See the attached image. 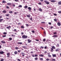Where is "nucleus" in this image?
<instances>
[{
    "mask_svg": "<svg viewBox=\"0 0 61 61\" xmlns=\"http://www.w3.org/2000/svg\"><path fill=\"white\" fill-rule=\"evenodd\" d=\"M27 36L25 35H24L22 36V38H27Z\"/></svg>",
    "mask_w": 61,
    "mask_h": 61,
    "instance_id": "f257e3e1",
    "label": "nucleus"
},
{
    "mask_svg": "<svg viewBox=\"0 0 61 61\" xmlns=\"http://www.w3.org/2000/svg\"><path fill=\"white\" fill-rule=\"evenodd\" d=\"M44 2H45V3H46L47 5H48V4H49V2H48V1H47L46 0L44 1Z\"/></svg>",
    "mask_w": 61,
    "mask_h": 61,
    "instance_id": "f03ea898",
    "label": "nucleus"
},
{
    "mask_svg": "<svg viewBox=\"0 0 61 61\" xmlns=\"http://www.w3.org/2000/svg\"><path fill=\"white\" fill-rule=\"evenodd\" d=\"M7 57H9L10 55V53H7Z\"/></svg>",
    "mask_w": 61,
    "mask_h": 61,
    "instance_id": "7ed1b4c3",
    "label": "nucleus"
},
{
    "mask_svg": "<svg viewBox=\"0 0 61 61\" xmlns=\"http://www.w3.org/2000/svg\"><path fill=\"white\" fill-rule=\"evenodd\" d=\"M6 28L7 29H8L9 30H10V28H11V26H9L8 27H7Z\"/></svg>",
    "mask_w": 61,
    "mask_h": 61,
    "instance_id": "20e7f679",
    "label": "nucleus"
},
{
    "mask_svg": "<svg viewBox=\"0 0 61 61\" xmlns=\"http://www.w3.org/2000/svg\"><path fill=\"white\" fill-rule=\"evenodd\" d=\"M27 41H28V43H30L32 41H31V40H30L29 39L27 40Z\"/></svg>",
    "mask_w": 61,
    "mask_h": 61,
    "instance_id": "39448f33",
    "label": "nucleus"
},
{
    "mask_svg": "<svg viewBox=\"0 0 61 61\" xmlns=\"http://www.w3.org/2000/svg\"><path fill=\"white\" fill-rule=\"evenodd\" d=\"M52 37H57V36L56 35H54L53 36H52Z\"/></svg>",
    "mask_w": 61,
    "mask_h": 61,
    "instance_id": "423d86ee",
    "label": "nucleus"
},
{
    "mask_svg": "<svg viewBox=\"0 0 61 61\" xmlns=\"http://www.w3.org/2000/svg\"><path fill=\"white\" fill-rule=\"evenodd\" d=\"M4 53V52L3 51H2L0 52V54H3Z\"/></svg>",
    "mask_w": 61,
    "mask_h": 61,
    "instance_id": "0eeeda50",
    "label": "nucleus"
},
{
    "mask_svg": "<svg viewBox=\"0 0 61 61\" xmlns=\"http://www.w3.org/2000/svg\"><path fill=\"white\" fill-rule=\"evenodd\" d=\"M57 25L59 26H60L61 25V24H60V23L59 22H58L57 23Z\"/></svg>",
    "mask_w": 61,
    "mask_h": 61,
    "instance_id": "6e6552de",
    "label": "nucleus"
},
{
    "mask_svg": "<svg viewBox=\"0 0 61 61\" xmlns=\"http://www.w3.org/2000/svg\"><path fill=\"white\" fill-rule=\"evenodd\" d=\"M28 9H29V10L30 12V10H31V8L30 7H28Z\"/></svg>",
    "mask_w": 61,
    "mask_h": 61,
    "instance_id": "1a4fd4ad",
    "label": "nucleus"
},
{
    "mask_svg": "<svg viewBox=\"0 0 61 61\" xmlns=\"http://www.w3.org/2000/svg\"><path fill=\"white\" fill-rule=\"evenodd\" d=\"M14 53L15 55H17V54L18 52H17L16 51H15V52H14Z\"/></svg>",
    "mask_w": 61,
    "mask_h": 61,
    "instance_id": "9d476101",
    "label": "nucleus"
},
{
    "mask_svg": "<svg viewBox=\"0 0 61 61\" xmlns=\"http://www.w3.org/2000/svg\"><path fill=\"white\" fill-rule=\"evenodd\" d=\"M17 44H20V45H22V42H18L17 43Z\"/></svg>",
    "mask_w": 61,
    "mask_h": 61,
    "instance_id": "9b49d317",
    "label": "nucleus"
},
{
    "mask_svg": "<svg viewBox=\"0 0 61 61\" xmlns=\"http://www.w3.org/2000/svg\"><path fill=\"white\" fill-rule=\"evenodd\" d=\"M51 2H52V3H54V2H56V1L55 0H52L51 1Z\"/></svg>",
    "mask_w": 61,
    "mask_h": 61,
    "instance_id": "f8f14e48",
    "label": "nucleus"
},
{
    "mask_svg": "<svg viewBox=\"0 0 61 61\" xmlns=\"http://www.w3.org/2000/svg\"><path fill=\"white\" fill-rule=\"evenodd\" d=\"M52 56H53V57H56V55L53 54Z\"/></svg>",
    "mask_w": 61,
    "mask_h": 61,
    "instance_id": "ddd939ff",
    "label": "nucleus"
},
{
    "mask_svg": "<svg viewBox=\"0 0 61 61\" xmlns=\"http://www.w3.org/2000/svg\"><path fill=\"white\" fill-rule=\"evenodd\" d=\"M39 56H41V57H43V56H44V55L41 54V55H39Z\"/></svg>",
    "mask_w": 61,
    "mask_h": 61,
    "instance_id": "4468645a",
    "label": "nucleus"
},
{
    "mask_svg": "<svg viewBox=\"0 0 61 61\" xmlns=\"http://www.w3.org/2000/svg\"><path fill=\"white\" fill-rule=\"evenodd\" d=\"M7 5H11V3H7Z\"/></svg>",
    "mask_w": 61,
    "mask_h": 61,
    "instance_id": "2eb2a0df",
    "label": "nucleus"
},
{
    "mask_svg": "<svg viewBox=\"0 0 61 61\" xmlns=\"http://www.w3.org/2000/svg\"><path fill=\"white\" fill-rule=\"evenodd\" d=\"M51 61H56V59H51Z\"/></svg>",
    "mask_w": 61,
    "mask_h": 61,
    "instance_id": "dca6fc26",
    "label": "nucleus"
},
{
    "mask_svg": "<svg viewBox=\"0 0 61 61\" xmlns=\"http://www.w3.org/2000/svg\"><path fill=\"white\" fill-rule=\"evenodd\" d=\"M2 21H3V19H0V22H2Z\"/></svg>",
    "mask_w": 61,
    "mask_h": 61,
    "instance_id": "f3484780",
    "label": "nucleus"
},
{
    "mask_svg": "<svg viewBox=\"0 0 61 61\" xmlns=\"http://www.w3.org/2000/svg\"><path fill=\"white\" fill-rule=\"evenodd\" d=\"M51 52H53V48H51Z\"/></svg>",
    "mask_w": 61,
    "mask_h": 61,
    "instance_id": "a211bd4d",
    "label": "nucleus"
},
{
    "mask_svg": "<svg viewBox=\"0 0 61 61\" xmlns=\"http://www.w3.org/2000/svg\"><path fill=\"white\" fill-rule=\"evenodd\" d=\"M52 48H53V49H55L56 48L54 46H52Z\"/></svg>",
    "mask_w": 61,
    "mask_h": 61,
    "instance_id": "6ab92c4d",
    "label": "nucleus"
},
{
    "mask_svg": "<svg viewBox=\"0 0 61 61\" xmlns=\"http://www.w3.org/2000/svg\"><path fill=\"white\" fill-rule=\"evenodd\" d=\"M6 11L5 10H4L2 11V12L4 13H6Z\"/></svg>",
    "mask_w": 61,
    "mask_h": 61,
    "instance_id": "aec40b11",
    "label": "nucleus"
},
{
    "mask_svg": "<svg viewBox=\"0 0 61 61\" xmlns=\"http://www.w3.org/2000/svg\"><path fill=\"white\" fill-rule=\"evenodd\" d=\"M58 4L59 5H61V1L59 2Z\"/></svg>",
    "mask_w": 61,
    "mask_h": 61,
    "instance_id": "412c9836",
    "label": "nucleus"
},
{
    "mask_svg": "<svg viewBox=\"0 0 61 61\" xmlns=\"http://www.w3.org/2000/svg\"><path fill=\"white\" fill-rule=\"evenodd\" d=\"M1 43H5V42L4 41H1Z\"/></svg>",
    "mask_w": 61,
    "mask_h": 61,
    "instance_id": "4be33fe9",
    "label": "nucleus"
},
{
    "mask_svg": "<svg viewBox=\"0 0 61 61\" xmlns=\"http://www.w3.org/2000/svg\"><path fill=\"white\" fill-rule=\"evenodd\" d=\"M40 60H41V61H43V58H40Z\"/></svg>",
    "mask_w": 61,
    "mask_h": 61,
    "instance_id": "5701e85b",
    "label": "nucleus"
},
{
    "mask_svg": "<svg viewBox=\"0 0 61 61\" xmlns=\"http://www.w3.org/2000/svg\"><path fill=\"white\" fill-rule=\"evenodd\" d=\"M9 13H10V14H12V13H13V11H10L9 12Z\"/></svg>",
    "mask_w": 61,
    "mask_h": 61,
    "instance_id": "b1692460",
    "label": "nucleus"
},
{
    "mask_svg": "<svg viewBox=\"0 0 61 61\" xmlns=\"http://www.w3.org/2000/svg\"><path fill=\"white\" fill-rule=\"evenodd\" d=\"M6 2L5 1L3 0L2 2V3H6Z\"/></svg>",
    "mask_w": 61,
    "mask_h": 61,
    "instance_id": "393cba45",
    "label": "nucleus"
},
{
    "mask_svg": "<svg viewBox=\"0 0 61 61\" xmlns=\"http://www.w3.org/2000/svg\"><path fill=\"white\" fill-rule=\"evenodd\" d=\"M39 10H40V11H42V10L41 9V8H39Z\"/></svg>",
    "mask_w": 61,
    "mask_h": 61,
    "instance_id": "a878e982",
    "label": "nucleus"
},
{
    "mask_svg": "<svg viewBox=\"0 0 61 61\" xmlns=\"http://www.w3.org/2000/svg\"><path fill=\"white\" fill-rule=\"evenodd\" d=\"M56 46L57 47H59V45L58 44H57L56 45Z\"/></svg>",
    "mask_w": 61,
    "mask_h": 61,
    "instance_id": "bb28decb",
    "label": "nucleus"
},
{
    "mask_svg": "<svg viewBox=\"0 0 61 61\" xmlns=\"http://www.w3.org/2000/svg\"><path fill=\"white\" fill-rule=\"evenodd\" d=\"M3 34L4 35H6L7 34V32H4L3 33Z\"/></svg>",
    "mask_w": 61,
    "mask_h": 61,
    "instance_id": "cd10ccee",
    "label": "nucleus"
},
{
    "mask_svg": "<svg viewBox=\"0 0 61 61\" xmlns=\"http://www.w3.org/2000/svg\"><path fill=\"white\" fill-rule=\"evenodd\" d=\"M22 7V5H20L18 6L19 7Z\"/></svg>",
    "mask_w": 61,
    "mask_h": 61,
    "instance_id": "c85d7f7f",
    "label": "nucleus"
},
{
    "mask_svg": "<svg viewBox=\"0 0 61 61\" xmlns=\"http://www.w3.org/2000/svg\"><path fill=\"white\" fill-rule=\"evenodd\" d=\"M21 28H25V27L24 26H21Z\"/></svg>",
    "mask_w": 61,
    "mask_h": 61,
    "instance_id": "c756f323",
    "label": "nucleus"
},
{
    "mask_svg": "<svg viewBox=\"0 0 61 61\" xmlns=\"http://www.w3.org/2000/svg\"><path fill=\"white\" fill-rule=\"evenodd\" d=\"M15 49L16 50H17V49H19V48H18L17 47H15Z\"/></svg>",
    "mask_w": 61,
    "mask_h": 61,
    "instance_id": "7c9ffc66",
    "label": "nucleus"
},
{
    "mask_svg": "<svg viewBox=\"0 0 61 61\" xmlns=\"http://www.w3.org/2000/svg\"><path fill=\"white\" fill-rule=\"evenodd\" d=\"M27 7H28V6H25V7H24V8H27Z\"/></svg>",
    "mask_w": 61,
    "mask_h": 61,
    "instance_id": "2f4dec72",
    "label": "nucleus"
},
{
    "mask_svg": "<svg viewBox=\"0 0 61 61\" xmlns=\"http://www.w3.org/2000/svg\"><path fill=\"white\" fill-rule=\"evenodd\" d=\"M4 59H2L1 60H0V61H4Z\"/></svg>",
    "mask_w": 61,
    "mask_h": 61,
    "instance_id": "473e14b6",
    "label": "nucleus"
},
{
    "mask_svg": "<svg viewBox=\"0 0 61 61\" xmlns=\"http://www.w3.org/2000/svg\"><path fill=\"white\" fill-rule=\"evenodd\" d=\"M9 39L10 40H12V38H10Z\"/></svg>",
    "mask_w": 61,
    "mask_h": 61,
    "instance_id": "72a5a7b5",
    "label": "nucleus"
},
{
    "mask_svg": "<svg viewBox=\"0 0 61 61\" xmlns=\"http://www.w3.org/2000/svg\"><path fill=\"white\" fill-rule=\"evenodd\" d=\"M34 59L35 60H37L38 59L36 57Z\"/></svg>",
    "mask_w": 61,
    "mask_h": 61,
    "instance_id": "f704fd0d",
    "label": "nucleus"
},
{
    "mask_svg": "<svg viewBox=\"0 0 61 61\" xmlns=\"http://www.w3.org/2000/svg\"><path fill=\"white\" fill-rule=\"evenodd\" d=\"M54 20L55 22L57 21V20H56V19H54Z\"/></svg>",
    "mask_w": 61,
    "mask_h": 61,
    "instance_id": "c9c22d12",
    "label": "nucleus"
},
{
    "mask_svg": "<svg viewBox=\"0 0 61 61\" xmlns=\"http://www.w3.org/2000/svg\"><path fill=\"white\" fill-rule=\"evenodd\" d=\"M38 56V55L36 54H35V57H36V56Z\"/></svg>",
    "mask_w": 61,
    "mask_h": 61,
    "instance_id": "e433bc0d",
    "label": "nucleus"
},
{
    "mask_svg": "<svg viewBox=\"0 0 61 61\" xmlns=\"http://www.w3.org/2000/svg\"><path fill=\"white\" fill-rule=\"evenodd\" d=\"M2 37H6V35H4V36H2Z\"/></svg>",
    "mask_w": 61,
    "mask_h": 61,
    "instance_id": "4c0bfd02",
    "label": "nucleus"
},
{
    "mask_svg": "<svg viewBox=\"0 0 61 61\" xmlns=\"http://www.w3.org/2000/svg\"><path fill=\"white\" fill-rule=\"evenodd\" d=\"M27 16L28 17H30V16L29 15H27Z\"/></svg>",
    "mask_w": 61,
    "mask_h": 61,
    "instance_id": "58836bf2",
    "label": "nucleus"
},
{
    "mask_svg": "<svg viewBox=\"0 0 61 61\" xmlns=\"http://www.w3.org/2000/svg\"><path fill=\"white\" fill-rule=\"evenodd\" d=\"M44 47H43V46H41V47H40V48H42V49H43V48H44Z\"/></svg>",
    "mask_w": 61,
    "mask_h": 61,
    "instance_id": "ea45409f",
    "label": "nucleus"
},
{
    "mask_svg": "<svg viewBox=\"0 0 61 61\" xmlns=\"http://www.w3.org/2000/svg\"><path fill=\"white\" fill-rule=\"evenodd\" d=\"M5 15L6 16H9V15H8V14Z\"/></svg>",
    "mask_w": 61,
    "mask_h": 61,
    "instance_id": "a19ab883",
    "label": "nucleus"
},
{
    "mask_svg": "<svg viewBox=\"0 0 61 61\" xmlns=\"http://www.w3.org/2000/svg\"><path fill=\"white\" fill-rule=\"evenodd\" d=\"M46 60L47 61H48L49 60H49V59H46Z\"/></svg>",
    "mask_w": 61,
    "mask_h": 61,
    "instance_id": "79ce46f5",
    "label": "nucleus"
},
{
    "mask_svg": "<svg viewBox=\"0 0 61 61\" xmlns=\"http://www.w3.org/2000/svg\"><path fill=\"white\" fill-rule=\"evenodd\" d=\"M17 60L19 61H21L20 59H17Z\"/></svg>",
    "mask_w": 61,
    "mask_h": 61,
    "instance_id": "37998d69",
    "label": "nucleus"
},
{
    "mask_svg": "<svg viewBox=\"0 0 61 61\" xmlns=\"http://www.w3.org/2000/svg\"><path fill=\"white\" fill-rule=\"evenodd\" d=\"M59 50H58V49H57L56 50V52H57V51H59Z\"/></svg>",
    "mask_w": 61,
    "mask_h": 61,
    "instance_id": "c03bdc74",
    "label": "nucleus"
},
{
    "mask_svg": "<svg viewBox=\"0 0 61 61\" xmlns=\"http://www.w3.org/2000/svg\"><path fill=\"white\" fill-rule=\"evenodd\" d=\"M26 25L27 26H28L29 25L27 24H26Z\"/></svg>",
    "mask_w": 61,
    "mask_h": 61,
    "instance_id": "a18cd8bd",
    "label": "nucleus"
},
{
    "mask_svg": "<svg viewBox=\"0 0 61 61\" xmlns=\"http://www.w3.org/2000/svg\"><path fill=\"white\" fill-rule=\"evenodd\" d=\"M31 31L33 33H35V31H34V30H32Z\"/></svg>",
    "mask_w": 61,
    "mask_h": 61,
    "instance_id": "49530a36",
    "label": "nucleus"
},
{
    "mask_svg": "<svg viewBox=\"0 0 61 61\" xmlns=\"http://www.w3.org/2000/svg\"><path fill=\"white\" fill-rule=\"evenodd\" d=\"M41 23H42L43 24H45V23L44 22H41Z\"/></svg>",
    "mask_w": 61,
    "mask_h": 61,
    "instance_id": "de8ad7c7",
    "label": "nucleus"
},
{
    "mask_svg": "<svg viewBox=\"0 0 61 61\" xmlns=\"http://www.w3.org/2000/svg\"><path fill=\"white\" fill-rule=\"evenodd\" d=\"M11 36H15V35H14V34H12Z\"/></svg>",
    "mask_w": 61,
    "mask_h": 61,
    "instance_id": "09e8293b",
    "label": "nucleus"
},
{
    "mask_svg": "<svg viewBox=\"0 0 61 61\" xmlns=\"http://www.w3.org/2000/svg\"><path fill=\"white\" fill-rule=\"evenodd\" d=\"M14 31V32H16V29H15Z\"/></svg>",
    "mask_w": 61,
    "mask_h": 61,
    "instance_id": "8fccbe9b",
    "label": "nucleus"
},
{
    "mask_svg": "<svg viewBox=\"0 0 61 61\" xmlns=\"http://www.w3.org/2000/svg\"><path fill=\"white\" fill-rule=\"evenodd\" d=\"M57 34V33H56V32H55L54 33V35H55V34Z\"/></svg>",
    "mask_w": 61,
    "mask_h": 61,
    "instance_id": "3c124183",
    "label": "nucleus"
},
{
    "mask_svg": "<svg viewBox=\"0 0 61 61\" xmlns=\"http://www.w3.org/2000/svg\"><path fill=\"white\" fill-rule=\"evenodd\" d=\"M43 41H46V39H44L43 40Z\"/></svg>",
    "mask_w": 61,
    "mask_h": 61,
    "instance_id": "603ef678",
    "label": "nucleus"
},
{
    "mask_svg": "<svg viewBox=\"0 0 61 61\" xmlns=\"http://www.w3.org/2000/svg\"><path fill=\"white\" fill-rule=\"evenodd\" d=\"M54 15H55V16H56V15H57L56 14H54Z\"/></svg>",
    "mask_w": 61,
    "mask_h": 61,
    "instance_id": "864d4df0",
    "label": "nucleus"
},
{
    "mask_svg": "<svg viewBox=\"0 0 61 61\" xmlns=\"http://www.w3.org/2000/svg\"><path fill=\"white\" fill-rule=\"evenodd\" d=\"M22 47L23 48H26L25 46H23Z\"/></svg>",
    "mask_w": 61,
    "mask_h": 61,
    "instance_id": "5fc2aeb1",
    "label": "nucleus"
},
{
    "mask_svg": "<svg viewBox=\"0 0 61 61\" xmlns=\"http://www.w3.org/2000/svg\"><path fill=\"white\" fill-rule=\"evenodd\" d=\"M58 13H59V14L61 13V11H58Z\"/></svg>",
    "mask_w": 61,
    "mask_h": 61,
    "instance_id": "6e6d98bb",
    "label": "nucleus"
},
{
    "mask_svg": "<svg viewBox=\"0 0 61 61\" xmlns=\"http://www.w3.org/2000/svg\"><path fill=\"white\" fill-rule=\"evenodd\" d=\"M48 56H49V57H51V55H49Z\"/></svg>",
    "mask_w": 61,
    "mask_h": 61,
    "instance_id": "4d7b16f0",
    "label": "nucleus"
},
{
    "mask_svg": "<svg viewBox=\"0 0 61 61\" xmlns=\"http://www.w3.org/2000/svg\"><path fill=\"white\" fill-rule=\"evenodd\" d=\"M38 4H39V5H41V3L39 2L38 3Z\"/></svg>",
    "mask_w": 61,
    "mask_h": 61,
    "instance_id": "13d9d810",
    "label": "nucleus"
},
{
    "mask_svg": "<svg viewBox=\"0 0 61 61\" xmlns=\"http://www.w3.org/2000/svg\"><path fill=\"white\" fill-rule=\"evenodd\" d=\"M18 0H15V2H18Z\"/></svg>",
    "mask_w": 61,
    "mask_h": 61,
    "instance_id": "bf43d9fd",
    "label": "nucleus"
},
{
    "mask_svg": "<svg viewBox=\"0 0 61 61\" xmlns=\"http://www.w3.org/2000/svg\"><path fill=\"white\" fill-rule=\"evenodd\" d=\"M49 25H51V22H49Z\"/></svg>",
    "mask_w": 61,
    "mask_h": 61,
    "instance_id": "052dcab7",
    "label": "nucleus"
},
{
    "mask_svg": "<svg viewBox=\"0 0 61 61\" xmlns=\"http://www.w3.org/2000/svg\"><path fill=\"white\" fill-rule=\"evenodd\" d=\"M18 52H19V53H20V52H21V51H20V50H18Z\"/></svg>",
    "mask_w": 61,
    "mask_h": 61,
    "instance_id": "680f3d73",
    "label": "nucleus"
},
{
    "mask_svg": "<svg viewBox=\"0 0 61 61\" xmlns=\"http://www.w3.org/2000/svg\"><path fill=\"white\" fill-rule=\"evenodd\" d=\"M13 6H15V5H14V4H13Z\"/></svg>",
    "mask_w": 61,
    "mask_h": 61,
    "instance_id": "e2e57ef3",
    "label": "nucleus"
},
{
    "mask_svg": "<svg viewBox=\"0 0 61 61\" xmlns=\"http://www.w3.org/2000/svg\"><path fill=\"white\" fill-rule=\"evenodd\" d=\"M46 47H47L46 46H45L44 47V48L45 49H46Z\"/></svg>",
    "mask_w": 61,
    "mask_h": 61,
    "instance_id": "0e129e2a",
    "label": "nucleus"
},
{
    "mask_svg": "<svg viewBox=\"0 0 61 61\" xmlns=\"http://www.w3.org/2000/svg\"><path fill=\"white\" fill-rule=\"evenodd\" d=\"M44 33L45 35H46V31H44Z\"/></svg>",
    "mask_w": 61,
    "mask_h": 61,
    "instance_id": "69168bd1",
    "label": "nucleus"
},
{
    "mask_svg": "<svg viewBox=\"0 0 61 61\" xmlns=\"http://www.w3.org/2000/svg\"><path fill=\"white\" fill-rule=\"evenodd\" d=\"M6 18L7 20L9 19V18Z\"/></svg>",
    "mask_w": 61,
    "mask_h": 61,
    "instance_id": "338daca9",
    "label": "nucleus"
},
{
    "mask_svg": "<svg viewBox=\"0 0 61 61\" xmlns=\"http://www.w3.org/2000/svg\"><path fill=\"white\" fill-rule=\"evenodd\" d=\"M6 8L7 9H8V8H9V7H8V6H7Z\"/></svg>",
    "mask_w": 61,
    "mask_h": 61,
    "instance_id": "774afa93",
    "label": "nucleus"
}]
</instances>
